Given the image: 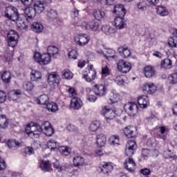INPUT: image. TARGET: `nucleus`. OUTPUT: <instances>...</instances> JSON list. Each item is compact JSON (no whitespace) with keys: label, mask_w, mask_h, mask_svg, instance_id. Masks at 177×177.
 <instances>
[{"label":"nucleus","mask_w":177,"mask_h":177,"mask_svg":"<svg viewBox=\"0 0 177 177\" xmlns=\"http://www.w3.org/2000/svg\"><path fill=\"white\" fill-rule=\"evenodd\" d=\"M25 15L27 16L28 19H32L35 17L37 15V11L32 7L26 8L24 10Z\"/></svg>","instance_id":"c85d7f7f"},{"label":"nucleus","mask_w":177,"mask_h":177,"mask_svg":"<svg viewBox=\"0 0 177 177\" xmlns=\"http://www.w3.org/2000/svg\"><path fill=\"white\" fill-rule=\"evenodd\" d=\"M142 89L143 92H145L149 95H153V93H156V91H157V86H156L154 83L149 82L144 84L142 85Z\"/></svg>","instance_id":"9b49d317"},{"label":"nucleus","mask_w":177,"mask_h":177,"mask_svg":"<svg viewBox=\"0 0 177 177\" xmlns=\"http://www.w3.org/2000/svg\"><path fill=\"white\" fill-rule=\"evenodd\" d=\"M34 83L32 82H24L23 84V88L26 92H31L34 89Z\"/></svg>","instance_id":"79ce46f5"},{"label":"nucleus","mask_w":177,"mask_h":177,"mask_svg":"<svg viewBox=\"0 0 177 177\" xmlns=\"http://www.w3.org/2000/svg\"><path fill=\"white\" fill-rule=\"evenodd\" d=\"M46 16L50 20H55V19L57 18V11H56V10L50 9L47 11Z\"/></svg>","instance_id":"a19ab883"},{"label":"nucleus","mask_w":177,"mask_h":177,"mask_svg":"<svg viewBox=\"0 0 177 177\" xmlns=\"http://www.w3.org/2000/svg\"><path fill=\"white\" fill-rule=\"evenodd\" d=\"M136 142L133 140H129L125 148V154L127 157H132L136 150Z\"/></svg>","instance_id":"1a4fd4ad"},{"label":"nucleus","mask_w":177,"mask_h":177,"mask_svg":"<svg viewBox=\"0 0 177 177\" xmlns=\"http://www.w3.org/2000/svg\"><path fill=\"white\" fill-rule=\"evenodd\" d=\"M47 110H48L50 113H55V111H57L59 110V106H57V104L51 102H48L46 104Z\"/></svg>","instance_id":"72a5a7b5"},{"label":"nucleus","mask_w":177,"mask_h":177,"mask_svg":"<svg viewBox=\"0 0 177 177\" xmlns=\"http://www.w3.org/2000/svg\"><path fill=\"white\" fill-rule=\"evenodd\" d=\"M59 145L57 144V142H56L55 140H50L47 142V147L48 149H50V150H55V149H57V147Z\"/></svg>","instance_id":"3c124183"},{"label":"nucleus","mask_w":177,"mask_h":177,"mask_svg":"<svg viewBox=\"0 0 177 177\" xmlns=\"http://www.w3.org/2000/svg\"><path fill=\"white\" fill-rule=\"evenodd\" d=\"M47 54L50 56H53V57H55V55H57L59 53V48L55 46H49L47 48Z\"/></svg>","instance_id":"473e14b6"},{"label":"nucleus","mask_w":177,"mask_h":177,"mask_svg":"<svg viewBox=\"0 0 177 177\" xmlns=\"http://www.w3.org/2000/svg\"><path fill=\"white\" fill-rule=\"evenodd\" d=\"M85 161L84 160V158L82 156H75L73 158V165L75 167H82L84 165Z\"/></svg>","instance_id":"c9c22d12"},{"label":"nucleus","mask_w":177,"mask_h":177,"mask_svg":"<svg viewBox=\"0 0 177 177\" xmlns=\"http://www.w3.org/2000/svg\"><path fill=\"white\" fill-rule=\"evenodd\" d=\"M168 81H169V84H177V73L171 74L168 77Z\"/></svg>","instance_id":"13d9d810"},{"label":"nucleus","mask_w":177,"mask_h":177,"mask_svg":"<svg viewBox=\"0 0 177 177\" xmlns=\"http://www.w3.org/2000/svg\"><path fill=\"white\" fill-rule=\"evenodd\" d=\"M163 156L165 158H171V160H177V156L171 150L167 149L163 152Z\"/></svg>","instance_id":"e433bc0d"},{"label":"nucleus","mask_w":177,"mask_h":177,"mask_svg":"<svg viewBox=\"0 0 177 177\" xmlns=\"http://www.w3.org/2000/svg\"><path fill=\"white\" fill-rule=\"evenodd\" d=\"M138 104L136 102H128L124 105V110L131 117H135L138 114Z\"/></svg>","instance_id":"0eeeda50"},{"label":"nucleus","mask_w":177,"mask_h":177,"mask_svg":"<svg viewBox=\"0 0 177 177\" xmlns=\"http://www.w3.org/2000/svg\"><path fill=\"white\" fill-rule=\"evenodd\" d=\"M41 77L42 73H41V72L36 70H32V72L30 73V80L32 81H37V80H41Z\"/></svg>","instance_id":"2f4dec72"},{"label":"nucleus","mask_w":177,"mask_h":177,"mask_svg":"<svg viewBox=\"0 0 177 177\" xmlns=\"http://www.w3.org/2000/svg\"><path fill=\"white\" fill-rule=\"evenodd\" d=\"M48 81L50 85H59L60 84V76L56 72H53L48 74Z\"/></svg>","instance_id":"4468645a"},{"label":"nucleus","mask_w":177,"mask_h":177,"mask_svg":"<svg viewBox=\"0 0 177 177\" xmlns=\"http://www.w3.org/2000/svg\"><path fill=\"white\" fill-rule=\"evenodd\" d=\"M18 27L21 30H27L28 28V19L24 15H21L18 17V19L16 20Z\"/></svg>","instance_id":"f8f14e48"},{"label":"nucleus","mask_w":177,"mask_h":177,"mask_svg":"<svg viewBox=\"0 0 177 177\" xmlns=\"http://www.w3.org/2000/svg\"><path fill=\"white\" fill-rule=\"evenodd\" d=\"M101 114H102V115H104L106 120H113V118H114V112L110 106H105L102 107Z\"/></svg>","instance_id":"f3484780"},{"label":"nucleus","mask_w":177,"mask_h":177,"mask_svg":"<svg viewBox=\"0 0 177 177\" xmlns=\"http://www.w3.org/2000/svg\"><path fill=\"white\" fill-rule=\"evenodd\" d=\"M100 169L102 174H110L113 171V165L111 163L102 162L100 163Z\"/></svg>","instance_id":"412c9836"},{"label":"nucleus","mask_w":177,"mask_h":177,"mask_svg":"<svg viewBox=\"0 0 177 177\" xmlns=\"http://www.w3.org/2000/svg\"><path fill=\"white\" fill-rule=\"evenodd\" d=\"M54 168H55L58 172H62L63 171V167L60 166V164L58 161L53 163Z\"/></svg>","instance_id":"0e129e2a"},{"label":"nucleus","mask_w":177,"mask_h":177,"mask_svg":"<svg viewBox=\"0 0 177 177\" xmlns=\"http://www.w3.org/2000/svg\"><path fill=\"white\" fill-rule=\"evenodd\" d=\"M77 56H78V53L77 52V50H72L68 53V58L69 59H77Z\"/></svg>","instance_id":"680f3d73"},{"label":"nucleus","mask_w":177,"mask_h":177,"mask_svg":"<svg viewBox=\"0 0 177 177\" xmlns=\"http://www.w3.org/2000/svg\"><path fill=\"white\" fill-rule=\"evenodd\" d=\"M82 107V101L81 98L74 97L71 101V108L73 110H80Z\"/></svg>","instance_id":"aec40b11"},{"label":"nucleus","mask_w":177,"mask_h":177,"mask_svg":"<svg viewBox=\"0 0 177 177\" xmlns=\"http://www.w3.org/2000/svg\"><path fill=\"white\" fill-rule=\"evenodd\" d=\"M11 73L9 71H4L3 74L1 75V80L5 82L6 84H8V82H10V77Z\"/></svg>","instance_id":"49530a36"},{"label":"nucleus","mask_w":177,"mask_h":177,"mask_svg":"<svg viewBox=\"0 0 177 177\" xmlns=\"http://www.w3.org/2000/svg\"><path fill=\"white\" fill-rule=\"evenodd\" d=\"M118 70L124 74H127V73H129L131 71V68H132V66L131 63L127 62L122 59H120L117 64Z\"/></svg>","instance_id":"6e6552de"},{"label":"nucleus","mask_w":177,"mask_h":177,"mask_svg":"<svg viewBox=\"0 0 177 177\" xmlns=\"http://www.w3.org/2000/svg\"><path fill=\"white\" fill-rule=\"evenodd\" d=\"M113 13L115 15L116 17H125L127 11L124 8V5L117 4L114 6Z\"/></svg>","instance_id":"2eb2a0df"},{"label":"nucleus","mask_w":177,"mask_h":177,"mask_svg":"<svg viewBox=\"0 0 177 177\" xmlns=\"http://www.w3.org/2000/svg\"><path fill=\"white\" fill-rule=\"evenodd\" d=\"M138 104L140 109H147L150 106V102L149 97L147 95L140 96L138 98Z\"/></svg>","instance_id":"a211bd4d"},{"label":"nucleus","mask_w":177,"mask_h":177,"mask_svg":"<svg viewBox=\"0 0 177 177\" xmlns=\"http://www.w3.org/2000/svg\"><path fill=\"white\" fill-rule=\"evenodd\" d=\"M8 44L11 48H15L19 43V33L15 30H11L7 35Z\"/></svg>","instance_id":"7ed1b4c3"},{"label":"nucleus","mask_w":177,"mask_h":177,"mask_svg":"<svg viewBox=\"0 0 177 177\" xmlns=\"http://www.w3.org/2000/svg\"><path fill=\"white\" fill-rule=\"evenodd\" d=\"M140 174H142V175L147 176V175H150L151 171H150V169H149L147 168H145V169H142L140 171Z\"/></svg>","instance_id":"774afa93"},{"label":"nucleus","mask_w":177,"mask_h":177,"mask_svg":"<svg viewBox=\"0 0 177 177\" xmlns=\"http://www.w3.org/2000/svg\"><path fill=\"white\" fill-rule=\"evenodd\" d=\"M168 45L171 46V48H177V37L174 36L170 37L168 40Z\"/></svg>","instance_id":"864d4df0"},{"label":"nucleus","mask_w":177,"mask_h":177,"mask_svg":"<svg viewBox=\"0 0 177 177\" xmlns=\"http://www.w3.org/2000/svg\"><path fill=\"white\" fill-rule=\"evenodd\" d=\"M109 100H111V103H117L120 100V94L115 91L111 92Z\"/></svg>","instance_id":"a18cd8bd"},{"label":"nucleus","mask_w":177,"mask_h":177,"mask_svg":"<svg viewBox=\"0 0 177 177\" xmlns=\"http://www.w3.org/2000/svg\"><path fill=\"white\" fill-rule=\"evenodd\" d=\"M124 168L129 171V172H133L135 169H136V163H135V160L132 158H129L126 160L124 163Z\"/></svg>","instance_id":"6ab92c4d"},{"label":"nucleus","mask_w":177,"mask_h":177,"mask_svg":"<svg viewBox=\"0 0 177 177\" xmlns=\"http://www.w3.org/2000/svg\"><path fill=\"white\" fill-rule=\"evenodd\" d=\"M73 76V73L69 70H65L62 72V78H64V80H71Z\"/></svg>","instance_id":"4d7b16f0"},{"label":"nucleus","mask_w":177,"mask_h":177,"mask_svg":"<svg viewBox=\"0 0 177 177\" xmlns=\"http://www.w3.org/2000/svg\"><path fill=\"white\" fill-rule=\"evenodd\" d=\"M106 137L103 133L97 134L96 136V143L98 147H103L106 145Z\"/></svg>","instance_id":"5701e85b"},{"label":"nucleus","mask_w":177,"mask_h":177,"mask_svg":"<svg viewBox=\"0 0 177 177\" xmlns=\"http://www.w3.org/2000/svg\"><path fill=\"white\" fill-rule=\"evenodd\" d=\"M21 2L25 6H31L32 5L33 0H21Z\"/></svg>","instance_id":"338daca9"},{"label":"nucleus","mask_w":177,"mask_h":177,"mask_svg":"<svg viewBox=\"0 0 177 177\" xmlns=\"http://www.w3.org/2000/svg\"><path fill=\"white\" fill-rule=\"evenodd\" d=\"M144 73L146 78H153L156 75V69L151 66H148L145 68Z\"/></svg>","instance_id":"b1692460"},{"label":"nucleus","mask_w":177,"mask_h":177,"mask_svg":"<svg viewBox=\"0 0 177 177\" xmlns=\"http://www.w3.org/2000/svg\"><path fill=\"white\" fill-rule=\"evenodd\" d=\"M58 150L60 151L61 154H63L64 156H68L71 153V148L68 147H58Z\"/></svg>","instance_id":"37998d69"},{"label":"nucleus","mask_w":177,"mask_h":177,"mask_svg":"<svg viewBox=\"0 0 177 177\" xmlns=\"http://www.w3.org/2000/svg\"><path fill=\"white\" fill-rule=\"evenodd\" d=\"M34 10L36 13H42L45 10V4L40 1H36L34 4Z\"/></svg>","instance_id":"cd10ccee"},{"label":"nucleus","mask_w":177,"mask_h":177,"mask_svg":"<svg viewBox=\"0 0 177 177\" xmlns=\"http://www.w3.org/2000/svg\"><path fill=\"white\" fill-rule=\"evenodd\" d=\"M40 168L44 172H50L52 171V165L49 163V160H42L40 164Z\"/></svg>","instance_id":"bb28decb"},{"label":"nucleus","mask_w":177,"mask_h":177,"mask_svg":"<svg viewBox=\"0 0 177 177\" xmlns=\"http://www.w3.org/2000/svg\"><path fill=\"white\" fill-rule=\"evenodd\" d=\"M81 27L83 28L84 30H89L90 31L99 32V27H100V25L99 24V22L95 21H91L88 23L83 21L81 24Z\"/></svg>","instance_id":"39448f33"},{"label":"nucleus","mask_w":177,"mask_h":177,"mask_svg":"<svg viewBox=\"0 0 177 177\" xmlns=\"http://www.w3.org/2000/svg\"><path fill=\"white\" fill-rule=\"evenodd\" d=\"M161 67L166 69L171 68L172 67V60L168 58L165 59L161 62Z\"/></svg>","instance_id":"c03bdc74"},{"label":"nucleus","mask_w":177,"mask_h":177,"mask_svg":"<svg viewBox=\"0 0 177 177\" xmlns=\"http://www.w3.org/2000/svg\"><path fill=\"white\" fill-rule=\"evenodd\" d=\"M83 78L87 82H91L96 78V71L93 68V65H91L88 68V73L83 74Z\"/></svg>","instance_id":"9d476101"},{"label":"nucleus","mask_w":177,"mask_h":177,"mask_svg":"<svg viewBox=\"0 0 177 177\" xmlns=\"http://www.w3.org/2000/svg\"><path fill=\"white\" fill-rule=\"evenodd\" d=\"M89 41H91V37L86 34H79L74 37L75 43L79 46L88 45Z\"/></svg>","instance_id":"20e7f679"},{"label":"nucleus","mask_w":177,"mask_h":177,"mask_svg":"<svg viewBox=\"0 0 177 177\" xmlns=\"http://www.w3.org/2000/svg\"><path fill=\"white\" fill-rule=\"evenodd\" d=\"M124 133L129 139L136 138V133L135 132V127L129 126L124 128Z\"/></svg>","instance_id":"4be33fe9"},{"label":"nucleus","mask_w":177,"mask_h":177,"mask_svg":"<svg viewBox=\"0 0 177 177\" xmlns=\"http://www.w3.org/2000/svg\"><path fill=\"white\" fill-rule=\"evenodd\" d=\"M9 96L12 100H17L21 96V91L20 90H13L10 92Z\"/></svg>","instance_id":"f704fd0d"},{"label":"nucleus","mask_w":177,"mask_h":177,"mask_svg":"<svg viewBox=\"0 0 177 177\" xmlns=\"http://www.w3.org/2000/svg\"><path fill=\"white\" fill-rule=\"evenodd\" d=\"M100 128V122L97 121L93 122L89 127L91 132H96Z\"/></svg>","instance_id":"8fccbe9b"},{"label":"nucleus","mask_w":177,"mask_h":177,"mask_svg":"<svg viewBox=\"0 0 177 177\" xmlns=\"http://www.w3.org/2000/svg\"><path fill=\"white\" fill-rule=\"evenodd\" d=\"M94 93L97 96H106L107 94V87L103 84L94 86Z\"/></svg>","instance_id":"dca6fc26"},{"label":"nucleus","mask_w":177,"mask_h":177,"mask_svg":"<svg viewBox=\"0 0 177 177\" xmlns=\"http://www.w3.org/2000/svg\"><path fill=\"white\" fill-rule=\"evenodd\" d=\"M118 51L122 57L127 59L131 56V50L128 49L127 46H121L118 48Z\"/></svg>","instance_id":"393cba45"},{"label":"nucleus","mask_w":177,"mask_h":177,"mask_svg":"<svg viewBox=\"0 0 177 177\" xmlns=\"http://www.w3.org/2000/svg\"><path fill=\"white\" fill-rule=\"evenodd\" d=\"M32 30L34 32H42L44 31V26L41 23L35 21L32 24Z\"/></svg>","instance_id":"c756f323"},{"label":"nucleus","mask_w":177,"mask_h":177,"mask_svg":"<svg viewBox=\"0 0 177 177\" xmlns=\"http://www.w3.org/2000/svg\"><path fill=\"white\" fill-rule=\"evenodd\" d=\"M113 25L118 30H122L127 27V21L124 17H116L114 19Z\"/></svg>","instance_id":"ddd939ff"},{"label":"nucleus","mask_w":177,"mask_h":177,"mask_svg":"<svg viewBox=\"0 0 177 177\" xmlns=\"http://www.w3.org/2000/svg\"><path fill=\"white\" fill-rule=\"evenodd\" d=\"M8 146L9 149L15 150V149H17V147H19V142H16L15 140H9L8 141Z\"/></svg>","instance_id":"603ef678"},{"label":"nucleus","mask_w":177,"mask_h":177,"mask_svg":"<svg viewBox=\"0 0 177 177\" xmlns=\"http://www.w3.org/2000/svg\"><path fill=\"white\" fill-rule=\"evenodd\" d=\"M5 100H6V93L0 91V104L4 103Z\"/></svg>","instance_id":"69168bd1"},{"label":"nucleus","mask_w":177,"mask_h":177,"mask_svg":"<svg viewBox=\"0 0 177 177\" xmlns=\"http://www.w3.org/2000/svg\"><path fill=\"white\" fill-rule=\"evenodd\" d=\"M167 131V129L164 127H159L155 129V132L157 133V138L160 139H162V140H165L167 137H165V132Z\"/></svg>","instance_id":"a878e982"},{"label":"nucleus","mask_w":177,"mask_h":177,"mask_svg":"<svg viewBox=\"0 0 177 177\" xmlns=\"http://www.w3.org/2000/svg\"><path fill=\"white\" fill-rule=\"evenodd\" d=\"M102 77H109L110 75V70L106 64H103L102 67Z\"/></svg>","instance_id":"bf43d9fd"},{"label":"nucleus","mask_w":177,"mask_h":177,"mask_svg":"<svg viewBox=\"0 0 177 177\" xmlns=\"http://www.w3.org/2000/svg\"><path fill=\"white\" fill-rule=\"evenodd\" d=\"M50 57H52L49 54L44 53L41 57V64H44V66L46 64H49L50 63Z\"/></svg>","instance_id":"4c0bfd02"},{"label":"nucleus","mask_w":177,"mask_h":177,"mask_svg":"<svg viewBox=\"0 0 177 177\" xmlns=\"http://www.w3.org/2000/svg\"><path fill=\"white\" fill-rule=\"evenodd\" d=\"M24 153L28 156H31V154H34V149L30 147H27L24 149Z\"/></svg>","instance_id":"e2e57ef3"},{"label":"nucleus","mask_w":177,"mask_h":177,"mask_svg":"<svg viewBox=\"0 0 177 177\" xmlns=\"http://www.w3.org/2000/svg\"><path fill=\"white\" fill-rule=\"evenodd\" d=\"M42 55L39 52H35L33 55V59L36 63H39V64H41V57Z\"/></svg>","instance_id":"052dcab7"},{"label":"nucleus","mask_w":177,"mask_h":177,"mask_svg":"<svg viewBox=\"0 0 177 177\" xmlns=\"http://www.w3.org/2000/svg\"><path fill=\"white\" fill-rule=\"evenodd\" d=\"M9 123L8 122V119L6 115H0V128H7Z\"/></svg>","instance_id":"de8ad7c7"},{"label":"nucleus","mask_w":177,"mask_h":177,"mask_svg":"<svg viewBox=\"0 0 177 177\" xmlns=\"http://www.w3.org/2000/svg\"><path fill=\"white\" fill-rule=\"evenodd\" d=\"M96 53L98 55H103L107 60H113L115 59V50L111 48L97 49Z\"/></svg>","instance_id":"423d86ee"},{"label":"nucleus","mask_w":177,"mask_h":177,"mask_svg":"<svg viewBox=\"0 0 177 177\" xmlns=\"http://www.w3.org/2000/svg\"><path fill=\"white\" fill-rule=\"evenodd\" d=\"M4 16L7 17V19H10L12 21H16V20H19V11L16 7L10 6L6 7L4 10Z\"/></svg>","instance_id":"f03ea898"},{"label":"nucleus","mask_w":177,"mask_h":177,"mask_svg":"<svg viewBox=\"0 0 177 177\" xmlns=\"http://www.w3.org/2000/svg\"><path fill=\"white\" fill-rule=\"evenodd\" d=\"M105 13L103 11L95 10L93 12V16L96 20H101L104 17Z\"/></svg>","instance_id":"09e8293b"},{"label":"nucleus","mask_w":177,"mask_h":177,"mask_svg":"<svg viewBox=\"0 0 177 177\" xmlns=\"http://www.w3.org/2000/svg\"><path fill=\"white\" fill-rule=\"evenodd\" d=\"M36 103L37 104H46L49 103V97L46 95H41L37 99H36Z\"/></svg>","instance_id":"7c9ffc66"},{"label":"nucleus","mask_w":177,"mask_h":177,"mask_svg":"<svg viewBox=\"0 0 177 177\" xmlns=\"http://www.w3.org/2000/svg\"><path fill=\"white\" fill-rule=\"evenodd\" d=\"M111 145L115 146V145H120V137L118 136H112L109 138Z\"/></svg>","instance_id":"6e6d98bb"},{"label":"nucleus","mask_w":177,"mask_h":177,"mask_svg":"<svg viewBox=\"0 0 177 177\" xmlns=\"http://www.w3.org/2000/svg\"><path fill=\"white\" fill-rule=\"evenodd\" d=\"M102 30L106 34V35H111L112 34H115V30L113 27L104 26L102 27Z\"/></svg>","instance_id":"58836bf2"},{"label":"nucleus","mask_w":177,"mask_h":177,"mask_svg":"<svg viewBox=\"0 0 177 177\" xmlns=\"http://www.w3.org/2000/svg\"><path fill=\"white\" fill-rule=\"evenodd\" d=\"M45 133L46 136H52L55 134V129L52 127L50 122L48 121L44 122L40 126L37 123L32 125L27 124L26 133L32 139L39 138L41 133Z\"/></svg>","instance_id":"f257e3e1"},{"label":"nucleus","mask_w":177,"mask_h":177,"mask_svg":"<svg viewBox=\"0 0 177 177\" xmlns=\"http://www.w3.org/2000/svg\"><path fill=\"white\" fill-rule=\"evenodd\" d=\"M156 12L158 15H159V16H168V10H167V8H165L164 6H158L156 8Z\"/></svg>","instance_id":"ea45409f"},{"label":"nucleus","mask_w":177,"mask_h":177,"mask_svg":"<svg viewBox=\"0 0 177 177\" xmlns=\"http://www.w3.org/2000/svg\"><path fill=\"white\" fill-rule=\"evenodd\" d=\"M126 80L127 77L124 75H119L115 77V82H116V84H118V85H124Z\"/></svg>","instance_id":"5fc2aeb1"}]
</instances>
